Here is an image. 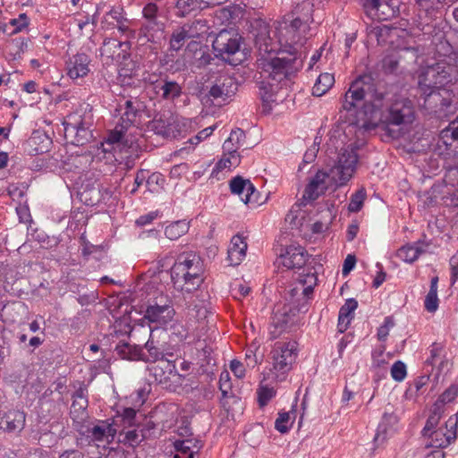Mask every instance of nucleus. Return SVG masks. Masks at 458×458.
Listing matches in <instances>:
<instances>
[{
    "label": "nucleus",
    "mask_w": 458,
    "mask_h": 458,
    "mask_svg": "<svg viewBox=\"0 0 458 458\" xmlns=\"http://www.w3.org/2000/svg\"><path fill=\"white\" fill-rule=\"evenodd\" d=\"M384 98L385 94L378 92L374 85L365 81L364 78L358 79L351 84L344 95L343 108L352 111L361 106L359 115L362 114L363 117L358 118L355 123H349L344 132L338 135L339 138H344L340 139L342 143L348 134L356 132L357 130L363 133L377 127V122L381 120L378 114Z\"/></svg>",
    "instance_id": "f257e3e1"
},
{
    "label": "nucleus",
    "mask_w": 458,
    "mask_h": 458,
    "mask_svg": "<svg viewBox=\"0 0 458 458\" xmlns=\"http://www.w3.org/2000/svg\"><path fill=\"white\" fill-rule=\"evenodd\" d=\"M356 143L340 148L337 159L328 171L318 170L305 188L303 199L315 200L331 187L345 185L353 176L358 164Z\"/></svg>",
    "instance_id": "f03ea898"
},
{
    "label": "nucleus",
    "mask_w": 458,
    "mask_h": 458,
    "mask_svg": "<svg viewBox=\"0 0 458 458\" xmlns=\"http://www.w3.org/2000/svg\"><path fill=\"white\" fill-rule=\"evenodd\" d=\"M203 273V263L198 255L182 253L171 269V278L176 290L191 293L202 284Z\"/></svg>",
    "instance_id": "7ed1b4c3"
},
{
    "label": "nucleus",
    "mask_w": 458,
    "mask_h": 458,
    "mask_svg": "<svg viewBox=\"0 0 458 458\" xmlns=\"http://www.w3.org/2000/svg\"><path fill=\"white\" fill-rule=\"evenodd\" d=\"M458 80V55L427 66L419 77L420 89H442Z\"/></svg>",
    "instance_id": "20e7f679"
},
{
    "label": "nucleus",
    "mask_w": 458,
    "mask_h": 458,
    "mask_svg": "<svg viewBox=\"0 0 458 458\" xmlns=\"http://www.w3.org/2000/svg\"><path fill=\"white\" fill-rule=\"evenodd\" d=\"M299 20L284 19L277 21L275 36L281 46L288 47L290 55H298L300 58L306 56L307 47H305L310 31H303Z\"/></svg>",
    "instance_id": "39448f33"
},
{
    "label": "nucleus",
    "mask_w": 458,
    "mask_h": 458,
    "mask_svg": "<svg viewBox=\"0 0 458 458\" xmlns=\"http://www.w3.org/2000/svg\"><path fill=\"white\" fill-rule=\"evenodd\" d=\"M64 137L67 142L83 146L93 138L90 127L92 125V114L86 108H79L68 114L64 122Z\"/></svg>",
    "instance_id": "423d86ee"
},
{
    "label": "nucleus",
    "mask_w": 458,
    "mask_h": 458,
    "mask_svg": "<svg viewBox=\"0 0 458 458\" xmlns=\"http://www.w3.org/2000/svg\"><path fill=\"white\" fill-rule=\"evenodd\" d=\"M302 65V58L298 55L284 56V53L274 57H262L259 60V66L264 77L276 81L290 78Z\"/></svg>",
    "instance_id": "0eeeda50"
},
{
    "label": "nucleus",
    "mask_w": 458,
    "mask_h": 458,
    "mask_svg": "<svg viewBox=\"0 0 458 458\" xmlns=\"http://www.w3.org/2000/svg\"><path fill=\"white\" fill-rule=\"evenodd\" d=\"M238 90V83L235 79L227 73H222L212 82L208 90L201 89L198 96L201 100L208 98L224 104L232 100Z\"/></svg>",
    "instance_id": "6e6552de"
},
{
    "label": "nucleus",
    "mask_w": 458,
    "mask_h": 458,
    "mask_svg": "<svg viewBox=\"0 0 458 458\" xmlns=\"http://www.w3.org/2000/svg\"><path fill=\"white\" fill-rule=\"evenodd\" d=\"M424 97V106L430 112L443 115L454 114L457 109L458 101L445 89H420Z\"/></svg>",
    "instance_id": "1a4fd4ad"
},
{
    "label": "nucleus",
    "mask_w": 458,
    "mask_h": 458,
    "mask_svg": "<svg viewBox=\"0 0 458 458\" xmlns=\"http://www.w3.org/2000/svg\"><path fill=\"white\" fill-rule=\"evenodd\" d=\"M242 37L233 30H223L216 37L212 47L214 51L228 63L237 64L242 62L236 57L240 53Z\"/></svg>",
    "instance_id": "9d476101"
},
{
    "label": "nucleus",
    "mask_w": 458,
    "mask_h": 458,
    "mask_svg": "<svg viewBox=\"0 0 458 458\" xmlns=\"http://www.w3.org/2000/svg\"><path fill=\"white\" fill-rule=\"evenodd\" d=\"M296 342L276 343L271 351V359L273 360V370L276 377H284L292 369L293 363L297 356Z\"/></svg>",
    "instance_id": "9b49d317"
},
{
    "label": "nucleus",
    "mask_w": 458,
    "mask_h": 458,
    "mask_svg": "<svg viewBox=\"0 0 458 458\" xmlns=\"http://www.w3.org/2000/svg\"><path fill=\"white\" fill-rule=\"evenodd\" d=\"M414 118L415 113L412 102L407 98H401L391 105L382 121L387 125H404L411 123Z\"/></svg>",
    "instance_id": "f8f14e48"
},
{
    "label": "nucleus",
    "mask_w": 458,
    "mask_h": 458,
    "mask_svg": "<svg viewBox=\"0 0 458 458\" xmlns=\"http://www.w3.org/2000/svg\"><path fill=\"white\" fill-rule=\"evenodd\" d=\"M457 423L456 415L451 416L445 426L429 431L428 435H423L429 438V443L427 445L435 448H444L449 445L456 438Z\"/></svg>",
    "instance_id": "ddd939ff"
},
{
    "label": "nucleus",
    "mask_w": 458,
    "mask_h": 458,
    "mask_svg": "<svg viewBox=\"0 0 458 458\" xmlns=\"http://www.w3.org/2000/svg\"><path fill=\"white\" fill-rule=\"evenodd\" d=\"M231 191L241 197L245 204L258 205V192L250 180L238 175L230 181Z\"/></svg>",
    "instance_id": "4468645a"
},
{
    "label": "nucleus",
    "mask_w": 458,
    "mask_h": 458,
    "mask_svg": "<svg viewBox=\"0 0 458 458\" xmlns=\"http://www.w3.org/2000/svg\"><path fill=\"white\" fill-rule=\"evenodd\" d=\"M174 315V310L169 303L149 305L144 318L151 323L165 325L170 322Z\"/></svg>",
    "instance_id": "2eb2a0df"
},
{
    "label": "nucleus",
    "mask_w": 458,
    "mask_h": 458,
    "mask_svg": "<svg viewBox=\"0 0 458 458\" xmlns=\"http://www.w3.org/2000/svg\"><path fill=\"white\" fill-rule=\"evenodd\" d=\"M156 94L165 100H174L182 93V86L175 81L160 79L152 83Z\"/></svg>",
    "instance_id": "dca6fc26"
},
{
    "label": "nucleus",
    "mask_w": 458,
    "mask_h": 458,
    "mask_svg": "<svg viewBox=\"0 0 458 458\" xmlns=\"http://www.w3.org/2000/svg\"><path fill=\"white\" fill-rule=\"evenodd\" d=\"M282 264L288 269L301 268L307 261V252L301 246H288L284 254L280 255Z\"/></svg>",
    "instance_id": "f3484780"
},
{
    "label": "nucleus",
    "mask_w": 458,
    "mask_h": 458,
    "mask_svg": "<svg viewBox=\"0 0 458 458\" xmlns=\"http://www.w3.org/2000/svg\"><path fill=\"white\" fill-rule=\"evenodd\" d=\"M147 354L144 353V360L148 362H157L165 358H172L173 353L167 352L165 344L160 343L159 340L155 339L153 335H150L148 340L145 344Z\"/></svg>",
    "instance_id": "a211bd4d"
},
{
    "label": "nucleus",
    "mask_w": 458,
    "mask_h": 458,
    "mask_svg": "<svg viewBox=\"0 0 458 458\" xmlns=\"http://www.w3.org/2000/svg\"><path fill=\"white\" fill-rule=\"evenodd\" d=\"M116 434V429L107 421H99L87 429V437L94 442L110 443Z\"/></svg>",
    "instance_id": "6ab92c4d"
},
{
    "label": "nucleus",
    "mask_w": 458,
    "mask_h": 458,
    "mask_svg": "<svg viewBox=\"0 0 458 458\" xmlns=\"http://www.w3.org/2000/svg\"><path fill=\"white\" fill-rule=\"evenodd\" d=\"M90 59L89 55L79 53L67 62V74L71 79H78L86 76L89 72Z\"/></svg>",
    "instance_id": "aec40b11"
},
{
    "label": "nucleus",
    "mask_w": 458,
    "mask_h": 458,
    "mask_svg": "<svg viewBox=\"0 0 458 458\" xmlns=\"http://www.w3.org/2000/svg\"><path fill=\"white\" fill-rule=\"evenodd\" d=\"M24 425L25 414L19 410H10L0 416V429L4 431H21Z\"/></svg>",
    "instance_id": "412c9836"
},
{
    "label": "nucleus",
    "mask_w": 458,
    "mask_h": 458,
    "mask_svg": "<svg viewBox=\"0 0 458 458\" xmlns=\"http://www.w3.org/2000/svg\"><path fill=\"white\" fill-rule=\"evenodd\" d=\"M176 454L174 458H193L202 448V442L197 438L176 440L174 444Z\"/></svg>",
    "instance_id": "4be33fe9"
},
{
    "label": "nucleus",
    "mask_w": 458,
    "mask_h": 458,
    "mask_svg": "<svg viewBox=\"0 0 458 458\" xmlns=\"http://www.w3.org/2000/svg\"><path fill=\"white\" fill-rule=\"evenodd\" d=\"M149 368V375L157 384H165L169 381L170 376L174 369L171 359L165 358L160 361L153 362Z\"/></svg>",
    "instance_id": "5701e85b"
},
{
    "label": "nucleus",
    "mask_w": 458,
    "mask_h": 458,
    "mask_svg": "<svg viewBox=\"0 0 458 458\" xmlns=\"http://www.w3.org/2000/svg\"><path fill=\"white\" fill-rule=\"evenodd\" d=\"M247 242L240 235H234L227 250V259L232 266H238L246 257Z\"/></svg>",
    "instance_id": "b1692460"
},
{
    "label": "nucleus",
    "mask_w": 458,
    "mask_h": 458,
    "mask_svg": "<svg viewBox=\"0 0 458 458\" xmlns=\"http://www.w3.org/2000/svg\"><path fill=\"white\" fill-rule=\"evenodd\" d=\"M313 4L305 0L298 4L293 10V19L299 20L303 31H310V23L313 22Z\"/></svg>",
    "instance_id": "393cba45"
},
{
    "label": "nucleus",
    "mask_w": 458,
    "mask_h": 458,
    "mask_svg": "<svg viewBox=\"0 0 458 458\" xmlns=\"http://www.w3.org/2000/svg\"><path fill=\"white\" fill-rule=\"evenodd\" d=\"M51 143V139L45 132L39 131H33L27 141L29 152L31 155H40L47 152Z\"/></svg>",
    "instance_id": "a878e982"
},
{
    "label": "nucleus",
    "mask_w": 458,
    "mask_h": 458,
    "mask_svg": "<svg viewBox=\"0 0 458 458\" xmlns=\"http://www.w3.org/2000/svg\"><path fill=\"white\" fill-rule=\"evenodd\" d=\"M73 401L70 414L74 421L83 420L87 417L88 400L83 388H79L72 395Z\"/></svg>",
    "instance_id": "bb28decb"
},
{
    "label": "nucleus",
    "mask_w": 458,
    "mask_h": 458,
    "mask_svg": "<svg viewBox=\"0 0 458 458\" xmlns=\"http://www.w3.org/2000/svg\"><path fill=\"white\" fill-rule=\"evenodd\" d=\"M358 302L354 299H348L344 305L342 306L338 316V330L344 333L347 330L348 326L352 318V313L357 309Z\"/></svg>",
    "instance_id": "cd10ccee"
},
{
    "label": "nucleus",
    "mask_w": 458,
    "mask_h": 458,
    "mask_svg": "<svg viewBox=\"0 0 458 458\" xmlns=\"http://www.w3.org/2000/svg\"><path fill=\"white\" fill-rule=\"evenodd\" d=\"M115 351L118 356L123 360H144V353L142 352L141 348L135 344H130L129 343L126 342H121L116 345Z\"/></svg>",
    "instance_id": "c85d7f7f"
},
{
    "label": "nucleus",
    "mask_w": 458,
    "mask_h": 458,
    "mask_svg": "<svg viewBox=\"0 0 458 458\" xmlns=\"http://www.w3.org/2000/svg\"><path fill=\"white\" fill-rule=\"evenodd\" d=\"M273 41L274 39L270 36L268 26L265 22H260L259 32L255 35L256 45L260 50L270 54L271 52L275 51Z\"/></svg>",
    "instance_id": "c756f323"
},
{
    "label": "nucleus",
    "mask_w": 458,
    "mask_h": 458,
    "mask_svg": "<svg viewBox=\"0 0 458 458\" xmlns=\"http://www.w3.org/2000/svg\"><path fill=\"white\" fill-rule=\"evenodd\" d=\"M209 303L204 300H196L189 306L188 315L191 319L203 323L209 314Z\"/></svg>",
    "instance_id": "7c9ffc66"
},
{
    "label": "nucleus",
    "mask_w": 458,
    "mask_h": 458,
    "mask_svg": "<svg viewBox=\"0 0 458 458\" xmlns=\"http://www.w3.org/2000/svg\"><path fill=\"white\" fill-rule=\"evenodd\" d=\"M186 29V31L189 35V38H199L208 34V24L206 19H195L191 22H188L183 25Z\"/></svg>",
    "instance_id": "2f4dec72"
},
{
    "label": "nucleus",
    "mask_w": 458,
    "mask_h": 458,
    "mask_svg": "<svg viewBox=\"0 0 458 458\" xmlns=\"http://www.w3.org/2000/svg\"><path fill=\"white\" fill-rule=\"evenodd\" d=\"M335 83L333 74L325 72L321 73L316 81L312 88V94L316 97H321L326 94Z\"/></svg>",
    "instance_id": "473e14b6"
},
{
    "label": "nucleus",
    "mask_w": 458,
    "mask_h": 458,
    "mask_svg": "<svg viewBox=\"0 0 458 458\" xmlns=\"http://www.w3.org/2000/svg\"><path fill=\"white\" fill-rule=\"evenodd\" d=\"M204 4L202 0H177L175 4L177 15L185 17L192 12L207 8Z\"/></svg>",
    "instance_id": "72a5a7b5"
},
{
    "label": "nucleus",
    "mask_w": 458,
    "mask_h": 458,
    "mask_svg": "<svg viewBox=\"0 0 458 458\" xmlns=\"http://www.w3.org/2000/svg\"><path fill=\"white\" fill-rule=\"evenodd\" d=\"M189 227V223L186 220H178L165 228V234L169 240L175 241L185 234Z\"/></svg>",
    "instance_id": "f704fd0d"
},
{
    "label": "nucleus",
    "mask_w": 458,
    "mask_h": 458,
    "mask_svg": "<svg viewBox=\"0 0 458 458\" xmlns=\"http://www.w3.org/2000/svg\"><path fill=\"white\" fill-rule=\"evenodd\" d=\"M245 140V133L241 129L232 131L228 139L224 142L223 149L225 152L237 153L242 142Z\"/></svg>",
    "instance_id": "c9c22d12"
},
{
    "label": "nucleus",
    "mask_w": 458,
    "mask_h": 458,
    "mask_svg": "<svg viewBox=\"0 0 458 458\" xmlns=\"http://www.w3.org/2000/svg\"><path fill=\"white\" fill-rule=\"evenodd\" d=\"M241 163V157L238 153L225 152L221 159L216 165V170L221 171L223 169L236 167Z\"/></svg>",
    "instance_id": "e433bc0d"
},
{
    "label": "nucleus",
    "mask_w": 458,
    "mask_h": 458,
    "mask_svg": "<svg viewBox=\"0 0 458 458\" xmlns=\"http://www.w3.org/2000/svg\"><path fill=\"white\" fill-rule=\"evenodd\" d=\"M421 251L422 250L418 246L406 245V246L400 248L397 250V256L399 259H401L402 260H403L405 262L412 263L419 258Z\"/></svg>",
    "instance_id": "4c0bfd02"
},
{
    "label": "nucleus",
    "mask_w": 458,
    "mask_h": 458,
    "mask_svg": "<svg viewBox=\"0 0 458 458\" xmlns=\"http://www.w3.org/2000/svg\"><path fill=\"white\" fill-rule=\"evenodd\" d=\"M440 138L446 146L452 145V142L449 140L458 142V117L455 121L452 122L446 129L441 131Z\"/></svg>",
    "instance_id": "58836bf2"
},
{
    "label": "nucleus",
    "mask_w": 458,
    "mask_h": 458,
    "mask_svg": "<svg viewBox=\"0 0 458 458\" xmlns=\"http://www.w3.org/2000/svg\"><path fill=\"white\" fill-rule=\"evenodd\" d=\"M23 310L24 306L21 302L7 303L2 310V316H4L6 320L14 322L18 318L20 312L23 311Z\"/></svg>",
    "instance_id": "ea45409f"
},
{
    "label": "nucleus",
    "mask_w": 458,
    "mask_h": 458,
    "mask_svg": "<svg viewBox=\"0 0 458 458\" xmlns=\"http://www.w3.org/2000/svg\"><path fill=\"white\" fill-rule=\"evenodd\" d=\"M28 42L29 40L23 38L13 39L7 47L10 55H12L14 59L20 58L21 54H23L27 50Z\"/></svg>",
    "instance_id": "a19ab883"
},
{
    "label": "nucleus",
    "mask_w": 458,
    "mask_h": 458,
    "mask_svg": "<svg viewBox=\"0 0 458 458\" xmlns=\"http://www.w3.org/2000/svg\"><path fill=\"white\" fill-rule=\"evenodd\" d=\"M137 108L133 106V103L131 100H126L124 104V112L122 115L123 128H127L136 121Z\"/></svg>",
    "instance_id": "79ce46f5"
},
{
    "label": "nucleus",
    "mask_w": 458,
    "mask_h": 458,
    "mask_svg": "<svg viewBox=\"0 0 458 458\" xmlns=\"http://www.w3.org/2000/svg\"><path fill=\"white\" fill-rule=\"evenodd\" d=\"M442 413L441 406L438 403L434 404L432 413L429 415L426 425L423 428V435H428L431 430H435V427L438 424Z\"/></svg>",
    "instance_id": "37998d69"
},
{
    "label": "nucleus",
    "mask_w": 458,
    "mask_h": 458,
    "mask_svg": "<svg viewBox=\"0 0 458 458\" xmlns=\"http://www.w3.org/2000/svg\"><path fill=\"white\" fill-rule=\"evenodd\" d=\"M186 39H190L189 35L184 26H182L172 34L170 38L171 48L179 50L183 46Z\"/></svg>",
    "instance_id": "c03bdc74"
},
{
    "label": "nucleus",
    "mask_w": 458,
    "mask_h": 458,
    "mask_svg": "<svg viewBox=\"0 0 458 458\" xmlns=\"http://www.w3.org/2000/svg\"><path fill=\"white\" fill-rule=\"evenodd\" d=\"M293 421H291V416L289 412L282 411L278 413V417L275 422V428L280 433H287L293 425Z\"/></svg>",
    "instance_id": "a18cd8bd"
},
{
    "label": "nucleus",
    "mask_w": 458,
    "mask_h": 458,
    "mask_svg": "<svg viewBox=\"0 0 458 458\" xmlns=\"http://www.w3.org/2000/svg\"><path fill=\"white\" fill-rule=\"evenodd\" d=\"M366 199V191L362 188L357 191L351 198L348 209L351 212H358L361 209Z\"/></svg>",
    "instance_id": "49530a36"
},
{
    "label": "nucleus",
    "mask_w": 458,
    "mask_h": 458,
    "mask_svg": "<svg viewBox=\"0 0 458 458\" xmlns=\"http://www.w3.org/2000/svg\"><path fill=\"white\" fill-rule=\"evenodd\" d=\"M146 437V434L143 430L139 431L138 429L128 430L124 434V443L134 446L139 445L144 438Z\"/></svg>",
    "instance_id": "de8ad7c7"
},
{
    "label": "nucleus",
    "mask_w": 458,
    "mask_h": 458,
    "mask_svg": "<svg viewBox=\"0 0 458 458\" xmlns=\"http://www.w3.org/2000/svg\"><path fill=\"white\" fill-rule=\"evenodd\" d=\"M458 394V387L456 386H449L438 398L435 403H438L443 408L445 403H448L455 399Z\"/></svg>",
    "instance_id": "09e8293b"
},
{
    "label": "nucleus",
    "mask_w": 458,
    "mask_h": 458,
    "mask_svg": "<svg viewBox=\"0 0 458 458\" xmlns=\"http://www.w3.org/2000/svg\"><path fill=\"white\" fill-rule=\"evenodd\" d=\"M392 377L398 382H401L406 377V366L403 362L395 361L391 368Z\"/></svg>",
    "instance_id": "8fccbe9b"
},
{
    "label": "nucleus",
    "mask_w": 458,
    "mask_h": 458,
    "mask_svg": "<svg viewBox=\"0 0 458 458\" xmlns=\"http://www.w3.org/2000/svg\"><path fill=\"white\" fill-rule=\"evenodd\" d=\"M29 24V19L25 13H21L18 18L12 19L9 22V25L13 27V30L10 31V34H14L20 32L23 28L27 27Z\"/></svg>",
    "instance_id": "3c124183"
},
{
    "label": "nucleus",
    "mask_w": 458,
    "mask_h": 458,
    "mask_svg": "<svg viewBox=\"0 0 458 458\" xmlns=\"http://www.w3.org/2000/svg\"><path fill=\"white\" fill-rule=\"evenodd\" d=\"M158 8L154 3H148L142 11L143 17L150 23L156 24Z\"/></svg>",
    "instance_id": "603ef678"
},
{
    "label": "nucleus",
    "mask_w": 458,
    "mask_h": 458,
    "mask_svg": "<svg viewBox=\"0 0 458 458\" xmlns=\"http://www.w3.org/2000/svg\"><path fill=\"white\" fill-rule=\"evenodd\" d=\"M394 326V322L392 317H386L384 324L378 328L377 338L380 341H385L389 335L390 329Z\"/></svg>",
    "instance_id": "864d4df0"
},
{
    "label": "nucleus",
    "mask_w": 458,
    "mask_h": 458,
    "mask_svg": "<svg viewBox=\"0 0 458 458\" xmlns=\"http://www.w3.org/2000/svg\"><path fill=\"white\" fill-rule=\"evenodd\" d=\"M65 390V386L62 383H56L55 390L47 389L43 394V400H46L49 395L55 394L54 400L57 403L63 402V394Z\"/></svg>",
    "instance_id": "5fc2aeb1"
},
{
    "label": "nucleus",
    "mask_w": 458,
    "mask_h": 458,
    "mask_svg": "<svg viewBox=\"0 0 458 458\" xmlns=\"http://www.w3.org/2000/svg\"><path fill=\"white\" fill-rule=\"evenodd\" d=\"M388 437V428L387 426L382 422L378 425L377 433L374 437V443L377 445H380L387 439Z\"/></svg>",
    "instance_id": "6e6d98bb"
},
{
    "label": "nucleus",
    "mask_w": 458,
    "mask_h": 458,
    "mask_svg": "<svg viewBox=\"0 0 458 458\" xmlns=\"http://www.w3.org/2000/svg\"><path fill=\"white\" fill-rule=\"evenodd\" d=\"M438 308L437 293H428L425 299V309L428 312H435Z\"/></svg>",
    "instance_id": "4d7b16f0"
},
{
    "label": "nucleus",
    "mask_w": 458,
    "mask_h": 458,
    "mask_svg": "<svg viewBox=\"0 0 458 458\" xmlns=\"http://www.w3.org/2000/svg\"><path fill=\"white\" fill-rule=\"evenodd\" d=\"M123 72H125V68H121L119 70V82L122 86H136L137 82H139V80L134 78L132 74H124Z\"/></svg>",
    "instance_id": "13d9d810"
},
{
    "label": "nucleus",
    "mask_w": 458,
    "mask_h": 458,
    "mask_svg": "<svg viewBox=\"0 0 458 458\" xmlns=\"http://www.w3.org/2000/svg\"><path fill=\"white\" fill-rule=\"evenodd\" d=\"M125 17L123 15L122 12L119 10L113 9L111 10L106 16V21L108 25L114 28Z\"/></svg>",
    "instance_id": "bf43d9fd"
},
{
    "label": "nucleus",
    "mask_w": 458,
    "mask_h": 458,
    "mask_svg": "<svg viewBox=\"0 0 458 458\" xmlns=\"http://www.w3.org/2000/svg\"><path fill=\"white\" fill-rule=\"evenodd\" d=\"M276 392L273 388L262 387L259 392V403L260 406H265L270 399L275 395Z\"/></svg>",
    "instance_id": "052dcab7"
},
{
    "label": "nucleus",
    "mask_w": 458,
    "mask_h": 458,
    "mask_svg": "<svg viewBox=\"0 0 458 458\" xmlns=\"http://www.w3.org/2000/svg\"><path fill=\"white\" fill-rule=\"evenodd\" d=\"M215 128L216 126H209L208 128L203 129L197 135L189 140L190 143L193 145H198L201 140L210 136L213 133Z\"/></svg>",
    "instance_id": "680f3d73"
},
{
    "label": "nucleus",
    "mask_w": 458,
    "mask_h": 458,
    "mask_svg": "<svg viewBox=\"0 0 458 458\" xmlns=\"http://www.w3.org/2000/svg\"><path fill=\"white\" fill-rule=\"evenodd\" d=\"M195 57L198 59L199 62L197 67L204 66L209 64L211 60L210 55L202 48H199L195 52Z\"/></svg>",
    "instance_id": "e2e57ef3"
},
{
    "label": "nucleus",
    "mask_w": 458,
    "mask_h": 458,
    "mask_svg": "<svg viewBox=\"0 0 458 458\" xmlns=\"http://www.w3.org/2000/svg\"><path fill=\"white\" fill-rule=\"evenodd\" d=\"M157 216L158 213L157 211L149 212L148 214L140 216L135 223L139 226H144L152 223L157 217Z\"/></svg>",
    "instance_id": "0e129e2a"
},
{
    "label": "nucleus",
    "mask_w": 458,
    "mask_h": 458,
    "mask_svg": "<svg viewBox=\"0 0 458 458\" xmlns=\"http://www.w3.org/2000/svg\"><path fill=\"white\" fill-rule=\"evenodd\" d=\"M230 369L238 378H242L245 375V368L243 364L239 360H232L230 364Z\"/></svg>",
    "instance_id": "69168bd1"
},
{
    "label": "nucleus",
    "mask_w": 458,
    "mask_h": 458,
    "mask_svg": "<svg viewBox=\"0 0 458 458\" xmlns=\"http://www.w3.org/2000/svg\"><path fill=\"white\" fill-rule=\"evenodd\" d=\"M121 417L124 423L131 425L136 417V411L132 408H125L123 409Z\"/></svg>",
    "instance_id": "338daca9"
},
{
    "label": "nucleus",
    "mask_w": 458,
    "mask_h": 458,
    "mask_svg": "<svg viewBox=\"0 0 458 458\" xmlns=\"http://www.w3.org/2000/svg\"><path fill=\"white\" fill-rule=\"evenodd\" d=\"M356 263V258L354 255L349 254L346 259H344V265H343V275L346 276L348 275L352 268L354 267Z\"/></svg>",
    "instance_id": "774afa93"
}]
</instances>
